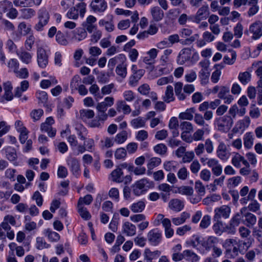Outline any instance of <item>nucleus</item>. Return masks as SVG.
Listing matches in <instances>:
<instances>
[{"instance_id": "cd10ccee", "label": "nucleus", "mask_w": 262, "mask_h": 262, "mask_svg": "<svg viewBox=\"0 0 262 262\" xmlns=\"http://www.w3.org/2000/svg\"><path fill=\"white\" fill-rule=\"evenodd\" d=\"M184 259L190 262H197L199 260V256L194 252L190 250L183 251Z\"/></svg>"}, {"instance_id": "052dcab7", "label": "nucleus", "mask_w": 262, "mask_h": 262, "mask_svg": "<svg viewBox=\"0 0 262 262\" xmlns=\"http://www.w3.org/2000/svg\"><path fill=\"white\" fill-rule=\"evenodd\" d=\"M154 150L157 154L163 155L166 153L167 148L165 144L161 143L156 145L154 147Z\"/></svg>"}, {"instance_id": "ddd939ff", "label": "nucleus", "mask_w": 262, "mask_h": 262, "mask_svg": "<svg viewBox=\"0 0 262 262\" xmlns=\"http://www.w3.org/2000/svg\"><path fill=\"white\" fill-rule=\"evenodd\" d=\"M16 55L19 60L24 63L28 64L32 62L33 54L26 50L23 47L16 52Z\"/></svg>"}, {"instance_id": "423d86ee", "label": "nucleus", "mask_w": 262, "mask_h": 262, "mask_svg": "<svg viewBox=\"0 0 262 262\" xmlns=\"http://www.w3.org/2000/svg\"><path fill=\"white\" fill-rule=\"evenodd\" d=\"M248 32L252 34V39L256 40L262 36L261 23L258 20L251 24L248 31L245 32V33H248Z\"/></svg>"}, {"instance_id": "b1692460", "label": "nucleus", "mask_w": 262, "mask_h": 262, "mask_svg": "<svg viewBox=\"0 0 262 262\" xmlns=\"http://www.w3.org/2000/svg\"><path fill=\"white\" fill-rule=\"evenodd\" d=\"M123 232L128 236H132L136 233V227L134 224L127 222L123 225Z\"/></svg>"}, {"instance_id": "f8f14e48", "label": "nucleus", "mask_w": 262, "mask_h": 262, "mask_svg": "<svg viewBox=\"0 0 262 262\" xmlns=\"http://www.w3.org/2000/svg\"><path fill=\"white\" fill-rule=\"evenodd\" d=\"M37 58L38 66L41 68H46L48 63V56L43 48L39 47L37 49Z\"/></svg>"}, {"instance_id": "c756f323", "label": "nucleus", "mask_w": 262, "mask_h": 262, "mask_svg": "<svg viewBox=\"0 0 262 262\" xmlns=\"http://www.w3.org/2000/svg\"><path fill=\"white\" fill-rule=\"evenodd\" d=\"M6 158L8 160L13 162V164L17 165L18 164L16 162L17 154L14 148L11 147H8L6 149Z\"/></svg>"}, {"instance_id": "e2e57ef3", "label": "nucleus", "mask_w": 262, "mask_h": 262, "mask_svg": "<svg viewBox=\"0 0 262 262\" xmlns=\"http://www.w3.org/2000/svg\"><path fill=\"white\" fill-rule=\"evenodd\" d=\"M6 48L8 50L9 52L10 53H15L16 54V52L19 51V49H17L16 45L13 42V41L11 39H8L6 43Z\"/></svg>"}, {"instance_id": "6e6552de", "label": "nucleus", "mask_w": 262, "mask_h": 262, "mask_svg": "<svg viewBox=\"0 0 262 262\" xmlns=\"http://www.w3.org/2000/svg\"><path fill=\"white\" fill-rule=\"evenodd\" d=\"M246 210L247 208H242L241 209L240 212H237V213L234 214L230 220L229 228L230 229V230H231L232 232L234 233L235 228L236 227H237L239 225L243 217V214L245 213Z\"/></svg>"}, {"instance_id": "6ab92c4d", "label": "nucleus", "mask_w": 262, "mask_h": 262, "mask_svg": "<svg viewBox=\"0 0 262 262\" xmlns=\"http://www.w3.org/2000/svg\"><path fill=\"white\" fill-rule=\"evenodd\" d=\"M152 18L155 21H159L161 20L164 16L163 11L159 6L152 7L150 10Z\"/></svg>"}, {"instance_id": "4468645a", "label": "nucleus", "mask_w": 262, "mask_h": 262, "mask_svg": "<svg viewBox=\"0 0 262 262\" xmlns=\"http://www.w3.org/2000/svg\"><path fill=\"white\" fill-rule=\"evenodd\" d=\"M217 157L223 161H226L229 158L230 154L226 145L223 141H220L216 149Z\"/></svg>"}, {"instance_id": "9b49d317", "label": "nucleus", "mask_w": 262, "mask_h": 262, "mask_svg": "<svg viewBox=\"0 0 262 262\" xmlns=\"http://www.w3.org/2000/svg\"><path fill=\"white\" fill-rule=\"evenodd\" d=\"M90 7L94 12L101 13L106 10L107 4L105 0H93Z\"/></svg>"}, {"instance_id": "473e14b6", "label": "nucleus", "mask_w": 262, "mask_h": 262, "mask_svg": "<svg viewBox=\"0 0 262 262\" xmlns=\"http://www.w3.org/2000/svg\"><path fill=\"white\" fill-rule=\"evenodd\" d=\"M163 100L167 103H169L174 100L173 87L171 85H168L166 87Z\"/></svg>"}, {"instance_id": "7ed1b4c3", "label": "nucleus", "mask_w": 262, "mask_h": 262, "mask_svg": "<svg viewBox=\"0 0 262 262\" xmlns=\"http://www.w3.org/2000/svg\"><path fill=\"white\" fill-rule=\"evenodd\" d=\"M86 12V4L81 2L72 7L67 13V16L69 19H77L78 18L79 13L81 17H83Z\"/></svg>"}, {"instance_id": "c85d7f7f", "label": "nucleus", "mask_w": 262, "mask_h": 262, "mask_svg": "<svg viewBox=\"0 0 262 262\" xmlns=\"http://www.w3.org/2000/svg\"><path fill=\"white\" fill-rule=\"evenodd\" d=\"M238 80L243 85H247L251 80V74L248 71L240 72L238 75Z\"/></svg>"}, {"instance_id": "a211bd4d", "label": "nucleus", "mask_w": 262, "mask_h": 262, "mask_svg": "<svg viewBox=\"0 0 262 262\" xmlns=\"http://www.w3.org/2000/svg\"><path fill=\"white\" fill-rule=\"evenodd\" d=\"M241 162L245 166H249V163L245 159V158L241 155L239 153L236 152L232 158L231 163L236 167L239 168L241 166Z\"/></svg>"}, {"instance_id": "0e129e2a", "label": "nucleus", "mask_w": 262, "mask_h": 262, "mask_svg": "<svg viewBox=\"0 0 262 262\" xmlns=\"http://www.w3.org/2000/svg\"><path fill=\"white\" fill-rule=\"evenodd\" d=\"M78 212L80 215L83 219L87 220L90 219L91 215L90 213L87 211L86 209L82 206H78Z\"/></svg>"}, {"instance_id": "49530a36", "label": "nucleus", "mask_w": 262, "mask_h": 262, "mask_svg": "<svg viewBox=\"0 0 262 262\" xmlns=\"http://www.w3.org/2000/svg\"><path fill=\"white\" fill-rule=\"evenodd\" d=\"M126 65L123 63L118 64L116 69L117 74L122 78H124L127 75Z\"/></svg>"}, {"instance_id": "603ef678", "label": "nucleus", "mask_w": 262, "mask_h": 262, "mask_svg": "<svg viewBox=\"0 0 262 262\" xmlns=\"http://www.w3.org/2000/svg\"><path fill=\"white\" fill-rule=\"evenodd\" d=\"M205 132L203 129H197L192 135V141H200L204 140Z\"/></svg>"}, {"instance_id": "72a5a7b5", "label": "nucleus", "mask_w": 262, "mask_h": 262, "mask_svg": "<svg viewBox=\"0 0 262 262\" xmlns=\"http://www.w3.org/2000/svg\"><path fill=\"white\" fill-rule=\"evenodd\" d=\"M87 36L86 31L83 28H79L74 31L73 38L78 41H81Z\"/></svg>"}, {"instance_id": "f257e3e1", "label": "nucleus", "mask_w": 262, "mask_h": 262, "mask_svg": "<svg viewBox=\"0 0 262 262\" xmlns=\"http://www.w3.org/2000/svg\"><path fill=\"white\" fill-rule=\"evenodd\" d=\"M233 120L231 116L225 115L215 119L214 125L217 130L223 132L227 133L232 127Z\"/></svg>"}, {"instance_id": "5701e85b", "label": "nucleus", "mask_w": 262, "mask_h": 262, "mask_svg": "<svg viewBox=\"0 0 262 262\" xmlns=\"http://www.w3.org/2000/svg\"><path fill=\"white\" fill-rule=\"evenodd\" d=\"M254 137L252 132L246 133L243 137L244 147L249 149L252 148L254 144Z\"/></svg>"}, {"instance_id": "39448f33", "label": "nucleus", "mask_w": 262, "mask_h": 262, "mask_svg": "<svg viewBox=\"0 0 262 262\" xmlns=\"http://www.w3.org/2000/svg\"><path fill=\"white\" fill-rule=\"evenodd\" d=\"M214 212L213 219H227L231 213V208L228 205H222L215 208Z\"/></svg>"}, {"instance_id": "2f4dec72", "label": "nucleus", "mask_w": 262, "mask_h": 262, "mask_svg": "<svg viewBox=\"0 0 262 262\" xmlns=\"http://www.w3.org/2000/svg\"><path fill=\"white\" fill-rule=\"evenodd\" d=\"M250 123V118L246 116L242 120H239L236 123V127L238 130L241 131H244L248 127Z\"/></svg>"}, {"instance_id": "bf43d9fd", "label": "nucleus", "mask_w": 262, "mask_h": 262, "mask_svg": "<svg viewBox=\"0 0 262 262\" xmlns=\"http://www.w3.org/2000/svg\"><path fill=\"white\" fill-rule=\"evenodd\" d=\"M43 114L42 109L33 110L30 113V116L34 121H36L40 119Z\"/></svg>"}, {"instance_id": "20e7f679", "label": "nucleus", "mask_w": 262, "mask_h": 262, "mask_svg": "<svg viewBox=\"0 0 262 262\" xmlns=\"http://www.w3.org/2000/svg\"><path fill=\"white\" fill-rule=\"evenodd\" d=\"M195 241L207 251H210L215 246H217L219 243V238L213 236H210L206 239H201L200 237H197Z\"/></svg>"}, {"instance_id": "774afa93", "label": "nucleus", "mask_w": 262, "mask_h": 262, "mask_svg": "<svg viewBox=\"0 0 262 262\" xmlns=\"http://www.w3.org/2000/svg\"><path fill=\"white\" fill-rule=\"evenodd\" d=\"M123 97L126 101L130 102L133 101L136 97L135 93L131 90H126L123 92Z\"/></svg>"}, {"instance_id": "f03ea898", "label": "nucleus", "mask_w": 262, "mask_h": 262, "mask_svg": "<svg viewBox=\"0 0 262 262\" xmlns=\"http://www.w3.org/2000/svg\"><path fill=\"white\" fill-rule=\"evenodd\" d=\"M50 14L46 8L42 7L38 12V22L35 25L34 29L37 31L43 30V27L48 23Z\"/></svg>"}, {"instance_id": "4c0bfd02", "label": "nucleus", "mask_w": 262, "mask_h": 262, "mask_svg": "<svg viewBox=\"0 0 262 262\" xmlns=\"http://www.w3.org/2000/svg\"><path fill=\"white\" fill-rule=\"evenodd\" d=\"M29 87V82L27 80H23L20 83V86L17 87L15 90V96L19 97L21 93L26 91Z\"/></svg>"}, {"instance_id": "bb28decb", "label": "nucleus", "mask_w": 262, "mask_h": 262, "mask_svg": "<svg viewBox=\"0 0 262 262\" xmlns=\"http://www.w3.org/2000/svg\"><path fill=\"white\" fill-rule=\"evenodd\" d=\"M20 17L24 19H29L35 15L36 11L33 8H23L20 10Z\"/></svg>"}, {"instance_id": "2eb2a0df", "label": "nucleus", "mask_w": 262, "mask_h": 262, "mask_svg": "<svg viewBox=\"0 0 262 262\" xmlns=\"http://www.w3.org/2000/svg\"><path fill=\"white\" fill-rule=\"evenodd\" d=\"M97 21V18L93 16L89 15L85 21L82 23V26L89 33H91L97 29V26L95 23Z\"/></svg>"}, {"instance_id": "1a4fd4ad", "label": "nucleus", "mask_w": 262, "mask_h": 262, "mask_svg": "<svg viewBox=\"0 0 262 262\" xmlns=\"http://www.w3.org/2000/svg\"><path fill=\"white\" fill-rule=\"evenodd\" d=\"M162 233L158 229H152L147 233V239L152 246L159 245L162 240Z\"/></svg>"}, {"instance_id": "e433bc0d", "label": "nucleus", "mask_w": 262, "mask_h": 262, "mask_svg": "<svg viewBox=\"0 0 262 262\" xmlns=\"http://www.w3.org/2000/svg\"><path fill=\"white\" fill-rule=\"evenodd\" d=\"M117 110L120 112L122 110L124 114H129L131 112L130 106L126 104L125 102L123 100H119L116 103Z\"/></svg>"}, {"instance_id": "79ce46f5", "label": "nucleus", "mask_w": 262, "mask_h": 262, "mask_svg": "<svg viewBox=\"0 0 262 262\" xmlns=\"http://www.w3.org/2000/svg\"><path fill=\"white\" fill-rule=\"evenodd\" d=\"M45 234L51 242H57L60 239V235L58 233L49 229L45 230Z\"/></svg>"}, {"instance_id": "4be33fe9", "label": "nucleus", "mask_w": 262, "mask_h": 262, "mask_svg": "<svg viewBox=\"0 0 262 262\" xmlns=\"http://www.w3.org/2000/svg\"><path fill=\"white\" fill-rule=\"evenodd\" d=\"M123 172L120 167H117L114 169L111 173V179L112 181L116 183H121L123 181Z\"/></svg>"}, {"instance_id": "58836bf2", "label": "nucleus", "mask_w": 262, "mask_h": 262, "mask_svg": "<svg viewBox=\"0 0 262 262\" xmlns=\"http://www.w3.org/2000/svg\"><path fill=\"white\" fill-rule=\"evenodd\" d=\"M245 217L246 225L248 227H251L254 225L256 222V217L255 215L251 213H246L243 214V216Z\"/></svg>"}, {"instance_id": "393cba45", "label": "nucleus", "mask_w": 262, "mask_h": 262, "mask_svg": "<svg viewBox=\"0 0 262 262\" xmlns=\"http://www.w3.org/2000/svg\"><path fill=\"white\" fill-rule=\"evenodd\" d=\"M190 214L189 213L184 211L181 213L180 216L173 217L172 219V223L176 226H179L184 223L187 219H189Z\"/></svg>"}, {"instance_id": "a19ab883", "label": "nucleus", "mask_w": 262, "mask_h": 262, "mask_svg": "<svg viewBox=\"0 0 262 262\" xmlns=\"http://www.w3.org/2000/svg\"><path fill=\"white\" fill-rule=\"evenodd\" d=\"M128 134L126 130H122L118 133L114 139V141L118 144L123 143L127 139Z\"/></svg>"}, {"instance_id": "c9c22d12", "label": "nucleus", "mask_w": 262, "mask_h": 262, "mask_svg": "<svg viewBox=\"0 0 262 262\" xmlns=\"http://www.w3.org/2000/svg\"><path fill=\"white\" fill-rule=\"evenodd\" d=\"M161 163V160L160 158L153 157L150 158L147 164V167L148 169V173L149 174L150 171L154 169L155 167L159 166Z\"/></svg>"}, {"instance_id": "338daca9", "label": "nucleus", "mask_w": 262, "mask_h": 262, "mask_svg": "<svg viewBox=\"0 0 262 262\" xmlns=\"http://www.w3.org/2000/svg\"><path fill=\"white\" fill-rule=\"evenodd\" d=\"M177 163L174 161H167L164 163V168L168 171H175Z\"/></svg>"}, {"instance_id": "412c9836", "label": "nucleus", "mask_w": 262, "mask_h": 262, "mask_svg": "<svg viewBox=\"0 0 262 262\" xmlns=\"http://www.w3.org/2000/svg\"><path fill=\"white\" fill-rule=\"evenodd\" d=\"M191 55V50L189 48L182 49L178 57V61L180 64H184L186 61L190 59Z\"/></svg>"}, {"instance_id": "a18cd8bd", "label": "nucleus", "mask_w": 262, "mask_h": 262, "mask_svg": "<svg viewBox=\"0 0 262 262\" xmlns=\"http://www.w3.org/2000/svg\"><path fill=\"white\" fill-rule=\"evenodd\" d=\"M114 145V141L112 138L106 137L103 140L100 141V146L101 149H105L110 148Z\"/></svg>"}, {"instance_id": "864d4df0", "label": "nucleus", "mask_w": 262, "mask_h": 262, "mask_svg": "<svg viewBox=\"0 0 262 262\" xmlns=\"http://www.w3.org/2000/svg\"><path fill=\"white\" fill-rule=\"evenodd\" d=\"M93 201V197L91 194H87L84 197L79 198L78 202V206H82L83 204L90 205Z\"/></svg>"}, {"instance_id": "dca6fc26", "label": "nucleus", "mask_w": 262, "mask_h": 262, "mask_svg": "<svg viewBox=\"0 0 262 262\" xmlns=\"http://www.w3.org/2000/svg\"><path fill=\"white\" fill-rule=\"evenodd\" d=\"M79 79L80 78L79 76H75L71 80V87L72 89L77 90L80 95L83 96L86 95L88 92V90L86 89L85 86L83 84L78 85Z\"/></svg>"}, {"instance_id": "de8ad7c7", "label": "nucleus", "mask_w": 262, "mask_h": 262, "mask_svg": "<svg viewBox=\"0 0 262 262\" xmlns=\"http://www.w3.org/2000/svg\"><path fill=\"white\" fill-rule=\"evenodd\" d=\"M216 222L212 226L214 232L217 234H221L223 232V223L220 219H213Z\"/></svg>"}, {"instance_id": "a878e982", "label": "nucleus", "mask_w": 262, "mask_h": 262, "mask_svg": "<svg viewBox=\"0 0 262 262\" xmlns=\"http://www.w3.org/2000/svg\"><path fill=\"white\" fill-rule=\"evenodd\" d=\"M195 108L190 107L186 110L185 112H181L179 115V118L182 120H192L193 118V114H195Z\"/></svg>"}, {"instance_id": "9d476101", "label": "nucleus", "mask_w": 262, "mask_h": 262, "mask_svg": "<svg viewBox=\"0 0 262 262\" xmlns=\"http://www.w3.org/2000/svg\"><path fill=\"white\" fill-rule=\"evenodd\" d=\"M147 183L148 180L146 179H142L137 181L132 186V190L134 194L136 196L142 194L145 191V186Z\"/></svg>"}, {"instance_id": "5fc2aeb1", "label": "nucleus", "mask_w": 262, "mask_h": 262, "mask_svg": "<svg viewBox=\"0 0 262 262\" xmlns=\"http://www.w3.org/2000/svg\"><path fill=\"white\" fill-rule=\"evenodd\" d=\"M211 224V216L208 214L204 215L200 223V228L201 229H206L208 228Z\"/></svg>"}, {"instance_id": "6e6d98bb", "label": "nucleus", "mask_w": 262, "mask_h": 262, "mask_svg": "<svg viewBox=\"0 0 262 262\" xmlns=\"http://www.w3.org/2000/svg\"><path fill=\"white\" fill-rule=\"evenodd\" d=\"M178 192L182 195H191L193 193V190L191 187L183 186L178 188Z\"/></svg>"}, {"instance_id": "0eeeda50", "label": "nucleus", "mask_w": 262, "mask_h": 262, "mask_svg": "<svg viewBox=\"0 0 262 262\" xmlns=\"http://www.w3.org/2000/svg\"><path fill=\"white\" fill-rule=\"evenodd\" d=\"M209 15V7L207 5H203L197 11L193 16V21L196 23H200L202 20L206 19Z\"/></svg>"}, {"instance_id": "f3484780", "label": "nucleus", "mask_w": 262, "mask_h": 262, "mask_svg": "<svg viewBox=\"0 0 262 262\" xmlns=\"http://www.w3.org/2000/svg\"><path fill=\"white\" fill-rule=\"evenodd\" d=\"M67 164L75 176L78 177L80 175V164L77 159L75 158H69L67 160Z\"/></svg>"}, {"instance_id": "37998d69", "label": "nucleus", "mask_w": 262, "mask_h": 262, "mask_svg": "<svg viewBox=\"0 0 262 262\" xmlns=\"http://www.w3.org/2000/svg\"><path fill=\"white\" fill-rule=\"evenodd\" d=\"M130 124L135 128L144 127L145 125V120L141 117H138L133 119Z\"/></svg>"}, {"instance_id": "aec40b11", "label": "nucleus", "mask_w": 262, "mask_h": 262, "mask_svg": "<svg viewBox=\"0 0 262 262\" xmlns=\"http://www.w3.org/2000/svg\"><path fill=\"white\" fill-rule=\"evenodd\" d=\"M169 208L176 212H180L184 207V202L178 199L171 200L168 203Z\"/></svg>"}, {"instance_id": "680f3d73", "label": "nucleus", "mask_w": 262, "mask_h": 262, "mask_svg": "<svg viewBox=\"0 0 262 262\" xmlns=\"http://www.w3.org/2000/svg\"><path fill=\"white\" fill-rule=\"evenodd\" d=\"M36 246L38 249H42L44 248H48L49 246V244H48L44 240L42 237H37L36 239Z\"/></svg>"}, {"instance_id": "c03bdc74", "label": "nucleus", "mask_w": 262, "mask_h": 262, "mask_svg": "<svg viewBox=\"0 0 262 262\" xmlns=\"http://www.w3.org/2000/svg\"><path fill=\"white\" fill-rule=\"evenodd\" d=\"M40 129L42 132L47 133L51 137H54L56 134V130L54 129L52 126L47 124H46L45 123L41 124Z\"/></svg>"}, {"instance_id": "8fccbe9b", "label": "nucleus", "mask_w": 262, "mask_h": 262, "mask_svg": "<svg viewBox=\"0 0 262 262\" xmlns=\"http://www.w3.org/2000/svg\"><path fill=\"white\" fill-rule=\"evenodd\" d=\"M180 128L183 132L190 133L193 131V127L192 124L188 121H183L180 123Z\"/></svg>"}, {"instance_id": "13d9d810", "label": "nucleus", "mask_w": 262, "mask_h": 262, "mask_svg": "<svg viewBox=\"0 0 262 262\" xmlns=\"http://www.w3.org/2000/svg\"><path fill=\"white\" fill-rule=\"evenodd\" d=\"M18 28L20 33L23 35H26L29 34L31 30L30 26H27L24 22L20 23Z\"/></svg>"}, {"instance_id": "f704fd0d", "label": "nucleus", "mask_w": 262, "mask_h": 262, "mask_svg": "<svg viewBox=\"0 0 262 262\" xmlns=\"http://www.w3.org/2000/svg\"><path fill=\"white\" fill-rule=\"evenodd\" d=\"M145 207V203L142 201H140L132 204L130 209L134 213H140L144 209Z\"/></svg>"}, {"instance_id": "69168bd1", "label": "nucleus", "mask_w": 262, "mask_h": 262, "mask_svg": "<svg viewBox=\"0 0 262 262\" xmlns=\"http://www.w3.org/2000/svg\"><path fill=\"white\" fill-rule=\"evenodd\" d=\"M56 41L60 45L66 46L68 44V41L66 38L65 36L61 32L58 31L56 35Z\"/></svg>"}, {"instance_id": "3c124183", "label": "nucleus", "mask_w": 262, "mask_h": 262, "mask_svg": "<svg viewBox=\"0 0 262 262\" xmlns=\"http://www.w3.org/2000/svg\"><path fill=\"white\" fill-rule=\"evenodd\" d=\"M194 122L200 126L207 127L208 125L205 123L203 116L199 113H195L194 117Z\"/></svg>"}, {"instance_id": "ea45409f", "label": "nucleus", "mask_w": 262, "mask_h": 262, "mask_svg": "<svg viewBox=\"0 0 262 262\" xmlns=\"http://www.w3.org/2000/svg\"><path fill=\"white\" fill-rule=\"evenodd\" d=\"M210 75V71H199V77L200 79L201 84L205 85L208 83Z\"/></svg>"}, {"instance_id": "7c9ffc66", "label": "nucleus", "mask_w": 262, "mask_h": 262, "mask_svg": "<svg viewBox=\"0 0 262 262\" xmlns=\"http://www.w3.org/2000/svg\"><path fill=\"white\" fill-rule=\"evenodd\" d=\"M80 118L83 121H86L89 119H92L95 116L94 111L90 109H82L79 111Z\"/></svg>"}, {"instance_id": "4d7b16f0", "label": "nucleus", "mask_w": 262, "mask_h": 262, "mask_svg": "<svg viewBox=\"0 0 262 262\" xmlns=\"http://www.w3.org/2000/svg\"><path fill=\"white\" fill-rule=\"evenodd\" d=\"M194 188L198 193V194L202 196L205 195V188L200 181L199 180L195 182Z\"/></svg>"}, {"instance_id": "09e8293b", "label": "nucleus", "mask_w": 262, "mask_h": 262, "mask_svg": "<svg viewBox=\"0 0 262 262\" xmlns=\"http://www.w3.org/2000/svg\"><path fill=\"white\" fill-rule=\"evenodd\" d=\"M189 172L186 167H181L177 172V176L180 180H186L189 177Z\"/></svg>"}]
</instances>
